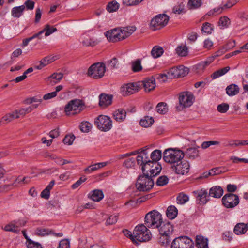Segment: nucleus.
Instances as JSON below:
<instances>
[{"mask_svg": "<svg viewBox=\"0 0 248 248\" xmlns=\"http://www.w3.org/2000/svg\"><path fill=\"white\" fill-rule=\"evenodd\" d=\"M201 0H189L188 2V6L191 9H196L202 5Z\"/></svg>", "mask_w": 248, "mask_h": 248, "instance_id": "50", "label": "nucleus"}, {"mask_svg": "<svg viewBox=\"0 0 248 248\" xmlns=\"http://www.w3.org/2000/svg\"><path fill=\"white\" fill-rule=\"evenodd\" d=\"M156 109L159 114H165L168 111V107L166 103L164 102L159 103L156 107Z\"/></svg>", "mask_w": 248, "mask_h": 248, "instance_id": "40", "label": "nucleus"}, {"mask_svg": "<svg viewBox=\"0 0 248 248\" xmlns=\"http://www.w3.org/2000/svg\"><path fill=\"white\" fill-rule=\"evenodd\" d=\"M59 248H70V242L67 239L62 240L59 243Z\"/></svg>", "mask_w": 248, "mask_h": 248, "instance_id": "64", "label": "nucleus"}, {"mask_svg": "<svg viewBox=\"0 0 248 248\" xmlns=\"http://www.w3.org/2000/svg\"><path fill=\"white\" fill-rule=\"evenodd\" d=\"M230 24V20L227 16H223L220 18L218 21V25L220 28H224L228 27Z\"/></svg>", "mask_w": 248, "mask_h": 248, "instance_id": "45", "label": "nucleus"}, {"mask_svg": "<svg viewBox=\"0 0 248 248\" xmlns=\"http://www.w3.org/2000/svg\"><path fill=\"white\" fill-rule=\"evenodd\" d=\"M94 123L98 129L104 132L109 131L112 125L111 119L103 115H100L95 118Z\"/></svg>", "mask_w": 248, "mask_h": 248, "instance_id": "7", "label": "nucleus"}, {"mask_svg": "<svg viewBox=\"0 0 248 248\" xmlns=\"http://www.w3.org/2000/svg\"><path fill=\"white\" fill-rule=\"evenodd\" d=\"M88 197L94 202H99L103 198L104 194L102 190L95 189L89 194Z\"/></svg>", "mask_w": 248, "mask_h": 248, "instance_id": "21", "label": "nucleus"}, {"mask_svg": "<svg viewBox=\"0 0 248 248\" xmlns=\"http://www.w3.org/2000/svg\"><path fill=\"white\" fill-rule=\"evenodd\" d=\"M154 122V120L152 117L145 116L140 120V124L143 127H148L153 124Z\"/></svg>", "mask_w": 248, "mask_h": 248, "instance_id": "39", "label": "nucleus"}, {"mask_svg": "<svg viewBox=\"0 0 248 248\" xmlns=\"http://www.w3.org/2000/svg\"><path fill=\"white\" fill-rule=\"evenodd\" d=\"M105 65L103 63H96L92 65L88 69V75L94 78H101L105 72Z\"/></svg>", "mask_w": 248, "mask_h": 248, "instance_id": "9", "label": "nucleus"}, {"mask_svg": "<svg viewBox=\"0 0 248 248\" xmlns=\"http://www.w3.org/2000/svg\"><path fill=\"white\" fill-rule=\"evenodd\" d=\"M164 50L163 48L159 46H154L151 51V54L154 58H157L160 57L163 53Z\"/></svg>", "mask_w": 248, "mask_h": 248, "instance_id": "33", "label": "nucleus"}, {"mask_svg": "<svg viewBox=\"0 0 248 248\" xmlns=\"http://www.w3.org/2000/svg\"><path fill=\"white\" fill-rule=\"evenodd\" d=\"M154 185V182L152 177L143 175L138 177L136 187L140 191L147 192L151 190Z\"/></svg>", "mask_w": 248, "mask_h": 248, "instance_id": "6", "label": "nucleus"}, {"mask_svg": "<svg viewBox=\"0 0 248 248\" xmlns=\"http://www.w3.org/2000/svg\"><path fill=\"white\" fill-rule=\"evenodd\" d=\"M189 200L188 196L183 193H181L177 197V203L179 204H183Z\"/></svg>", "mask_w": 248, "mask_h": 248, "instance_id": "48", "label": "nucleus"}, {"mask_svg": "<svg viewBox=\"0 0 248 248\" xmlns=\"http://www.w3.org/2000/svg\"><path fill=\"white\" fill-rule=\"evenodd\" d=\"M52 230L42 228H38L35 231L36 234L40 236H44L45 235H51L52 234Z\"/></svg>", "mask_w": 248, "mask_h": 248, "instance_id": "37", "label": "nucleus"}, {"mask_svg": "<svg viewBox=\"0 0 248 248\" xmlns=\"http://www.w3.org/2000/svg\"><path fill=\"white\" fill-rule=\"evenodd\" d=\"M120 5L116 1H112L109 2L107 6L106 10L109 13H112L116 11L119 8Z\"/></svg>", "mask_w": 248, "mask_h": 248, "instance_id": "35", "label": "nucleus"}, {"mask_svg": "<svg viewBox=\"0 0 248 248\" xmlns=\"http://www.w3.org/2000/svg\"><path fill=\"white\" fill-rule=\"evenodd\" d=\"M222 202L226 208H233L239 204V197L232 193L226 194L222 197Z\"/></svg>", "mask_w": 248, "mask_h": 248, "instance_id": "12", "label": "nucleus"}, {"mask_svg": "<svg viewBox=\"0 0 248 248\" xmlns=\"http://www.w3.org/2000/svg\"><path fill=\"white\" fill-rule=\"evenodd\" d=\"M107 165V162H101L90 165L84 170L86 173H91L92 172L101 168Z\"/></svg>", "mask_w": 248, "mask_h": 248, "instance_id": "30", "label": "nucleus"}, {"mask_svg": "<svg viewBox=\"0 0 248 248\" xmlns=\"http://www.w3.org/2000/svg\"><path fill=\"white\" fill-rule=\"evenodd\" d=\"M162 223V215L156 210L149 212L145 217V224L148 228H158Z\"/></svg>", "mask_w": 248, "mask_h": 248, "instance_id": "3", "label": "nucleus"}, {"mask_svg": "<svg viewBox=\"0 0 248 248\" xmlns=\"http://www.w3.org/2000/svg\"><path fill=\"white\" fill-rule=\"evenodd\" d=\"M170 235L165 234H160L158 242L159 244L163 247H167L170 244Z\"/></svg>", "mask_w": 248, "mask_h": 248, "instance_id": "38", "label": "nucleus"}, {"mask_svg": "<svg viewBox=\"0 0 248 248\" xmlns=\"http://www.w3.org/2000/svg\"><path fill=\"white\" fill-rule=\"evenodd\" d=\"M153 164V161H150V162L146 163L145 164L141 166V169L142 170V172L143 175H145V176H149V170L150 169V167L151 165Z\"/></svg>", "mask_w": 248, "mask_h": 248, "instance_id": "53", "label": "nucleus"}, {"mask_svg": "<svg viewBox=\"0 0 248 248\" xmlns=\"http://www.w3.org/2000/svg\"><path fill=\"white\" fill-rule=\"evenodd\" d=\"M62 77L63 74L62 73H53L50 77L46 78V81L48 83L53 85L60 82Z\"/></svg>", "mask_w": 248, "mask_h": 248, "instance_id": "23", "label": "nucleus"}, {"mask_svg": "<svg viewBox=\"0 0 248 248\" xmlns=\"http://www.w3.org/2000/svg\"><path fill=\"white\" fill-rule=\"evenodd\" d=\"M98 43V42L97 40H94L90 37L85 38L82 41L83 45L85 46H96Z\"/></svg>", "mask_w": 248, "mask_h": 248, "instance_id": "42", "label": "nucleus"}, {"mask_svg": "<svg viewBox=\"0 0 248 248\" xmlns=\"http://www.w3.org/2000/svg\"><path fill=\"white\" fill-rule=\"evenodd\" d=\"M240 88L238 85L232 84L226 88V93L230 96L237 95L239 93Z\"/></svg>", "mask_w": 248, "mask_h": 248, "instance_id": "28", "label": "nucleus"}, {"mask_svg": "<svg viewBox=\"0 0 248 248\" xmlns=\"http://www.w3.org/2000/svg\"><path fill=\"white\" fill-rule=\"evenodd\" d=\"M112 96L102 93L99 96V105L102 108H106L112 104Z\"/></svg>", "mask_w": 248, "mask_h": 248, "instance_id": "18", "label": "nucleus"}, {"mask_svg": "<svg viewBox=\"0 0 248 248\" xmlns=\"http://www.w3.org/2000/svg\"><path fill=\"white\" fill-rule=\"evenodd\" d=\"M176 52L179 56L185 57L187 55L188 49L186 46H179L176 48Z\"/></svg>", "mask_w": 248, "mask_h": 248, "instance_id": "47", "label": "nucleus"}, {"mask_svg": "<svg viewBox=\"0 0 248 248\" xmlns=\"http://www.w3.org/2000/svg\"><path fill=\"white\" fill-rule=\"evenodd\" d=\"M169 179L168 177L165 176H161L157 180L156 185L158 186H163L168 184Z\"/></svg>", "mask_w": 248, "mask_h": 248, "instance_id": "54", "label": "nucleus"}, {"mask_svg": "<svg viewBox=\"0 0 248 248\" xmlns=\"http://www.w3.org/2000/svg\"><path fill=\"white\" fill-rule=\"evenodd\" d=\"M118 65V60L116 58H113L108 62V66L111 69L117 68Z\"/></svg>", "mask_w": 248, "mask_h": 248, "instance_id": "61", "label": "nucleus"}, {"mask_svg": "<svg viewBox=\"0 0 248 248\" xmlns=\"http://www.w3.org/2000/svg\"><path fill=\"white\" fill-rule=\"evenodd\" d=\"M134 26L115 28L106 31L105 33L108 41L117 42L125 39L136 31Z\"/></svg>", "mask_w": 248, "mask_h": 248, "instance_id": "1", "label": "nucleus"}, {"mask_svg": "<svg viewBox=\"0 0 248 248\" xmlns=\"http://www.w3.org/2000/svg\"><path fill=\"white\" fill-rule=\"evenodd\" d=\"M229 70L230 67L229 66H226L222 69H219L218 70H217L214 72L211 75V77L213 79H216L225 74Z\"/></svg>", "mask_w": 248, "mask_h": 248, "instance_id": "36", "label": "nucleus"}, {"mask_svg": "<svg viewBox=\"0 0 248 248\" xmlns=\"http://www.w3.org/2000/svg\"><path fill=\"white\" fill-rule=\"evenodd\" d=\"M184 156V155L182 151L169 148L164 151L163 157L166 163L175 165L181 161Z\"/></svg>", "mask_w": 248, "mask_h": 248, "instance_id": "4", "label": "nucleus"}, {"mask_svg": "<svg viewBox=\"0 0 248 248\" xmlns=\"http://www.w3.org/2000/svg\"><path fill=\"white\" fill-rule=\"evenodd\" d=\"M161 151L159 150H155L150 155V158L152 159L151 161L156 162L161 159Z\"/></svg>", "mask_w": 248, "mask_h": 248, "instance_id": "41", "label": "nucleus"}, {"mask_svg": "<svg viewBox=\"0 0 248 248\" xmlns=\"http://www.w3.org/2000/svg\"><path fill=\"white\" fill-rule=\"evenodd\" d=\"M124 236L129 238L133 243L138 244V242L135 241V238L134 237V234H132L131 232L127 230H124L123 231Z\"/></svg>", "mask_w": 248, "mask_h": 248, "instance_id": "60", "label": "nucleus"}, {"mask_svg": "<svg viewBox=\"0 0 248 248\" xmlns=\"http://www.w3.org/2000/svg\"><path fill=\"white\" fill-rule=\"evenodd\" d=\"M3 229L5 231L11 232L16 233H18L20 231V230L19 229L16 228L13 221L5 225L4 227L3 228Z\"/></svg>", "mask_w": 248, "mask_h": 248, "instance_id": "43", "label": "nucleus"}, {"mask_svg": "<svg viewBox=\"0 0 248 248\" xmlns=\"http://www.w3.org/2000/svg\"><path fill=\"white\" fill-rule=\"evenodd\" d=\"M186 155L189 159H195L199 156V151L195 148H189L186 150Z\"/></svg>", "mask_w": 248, "mask_h": 248, "instance_id": "34", "label": "nucleus"}, {"mask_svg": "<svg viewBox=\"0 0 248 248\" xmlns=\"http://www.w3.org/2000/svg\"><path fill=\"white\" fill-rule=\"evenodd\" d=\"M195 243L197 248H208V239L201 235L196 236Z\"/></svg>", "mask_w": 248, "mask_h": 248, "instance_id": "20", "label": "nucleus"}, {"mask_svg": "<svg viewBox=\"0 0 248 248\" xmlns=\"http://www.w3.org/2000/svg\"><path fill=\"white\" fill-rule=\"evenodd\" d=\"M159 229L160 234L170 235L173 231V225L170 222L161 224Z\"/></svg>", "mask_w": 248, "mask_h": 248, "instance_id": "19", "label": "nucleus"}, {"mask_svg": "<svg viewBox=\"0 0 248 248\" xmlns=\"http://www.w3.org/2000/svg\"><path fill=\"white\" fill-rule=\"evenodd\" d=\"M180 163L177 165H173L172 168L177 174L184 175L189 171V165L186 161H180Z\"/></svg>", "mask_w": 248, "mask_h": 248, "instance_id": "15", "label": "nucleus"}, {"mask_svg": "<svg viewBox=\"0 0 248 248\" xmlns=\"http://www.w3.org/2000/svg\"><path fill=\"white\" fill-rule=\"evenodd\" d=\"M245 145H248V140H235L233 141V143H229V145L232 147H236Z\"/></svg>", "mask_w": 248, "mask_h": 248, "instance_id": "59", "label": "nucleus"}, {"mask_svg": "<svg viewBox=\"0 0 248 248\" xmlns=\"http://www.w3.org/2000/svg\"><path fill=\"white\" fill-rule=\"evenodd\" d=\"M126 116V112L123 108H119L113 113L114 119L117 122H122L124 121Z\"/></svg>", "mask_w": 248, "mask_h": 248, "instance_id": "22", "label": "nucleus"}, {"mask_svg": "<svg viewBox=\"0 0 248 248\" xmlns=\"http://www.w3.org/2000/svg\"><path fill=\"white\" fill-rule=\"evenodd\" d=\"M141 84V87L143 86L145 89V92H150L155 87V79L153 78H146L143 81H140Z\"/></svg>", "mask_w": 248, "mask_h": 248, "instance_id": "17", "label": "nucleus"}, {"mask_svg": "<svg viewBox=\"0 0 248 248\" xmlns=\"http://www.w3.org/2000/svg\"><path fill=\"white\" fill-rule=\"evenodd\" d=\"M213 30V27L211 24L208 22H205L203 24L201 31L203 32L206 33L208 34H211Z\"/></svg>", "mask_w": 248, "mask_h": 248, "instance_id": "51", "label": "nucleus"}, {"mask_svg": "<svg viewBox=\"0 0 248 248\" xmlns=\"http://www.w3.org/2000/svg\"><path fill=\"white\" fill-rule=\"evenodd\" d=\"M169 17L165 15H159L153 18L150 23V28L155 31L166 26L169 21Z\"/></svg>", "mask_w": 248, "mask_h": 248, "instance_id": "11", "label": "nucleus"}, {"mask_svg": "<svg viewBox=\"0 0 248 248\" xmlns=\"http://www.w3.org/2000/svg\"><path fill=\"white\" fill-rule=\"evenodd\" d=\"M248 230V223L245 224L243 223H238L234 228V232L237 235L244 234Z\"/></svg>", "mask_w": 248, "mask_h": 248, "instance_id": "27", "label": "nucleus"}, {"mask_svg": "<svg viewBox=\"0 0 248 248\" xmlns=\"http://www.w3.org/2000/svg\"><path fill=\"white\" fill-rule=\"evenodd\" d=\"M147 228L148 227L144 224L137 225L135 228L133 234L136 242H145L151 239V233Z\"/></svg>", "mask_w": 248, "mask_h": 248, "instance_id": "5", "label": "nucleus"}, {"mask_svg": "<svg viewBox=\"0 0 248 248\" xmlns=\"http://www.w3.org/2000/svg\"><path fill=\"white\" fill-rule=\"evenodd\" d=\"M179 78L184 77L188 73V69L183 65L178 67Z\"/></svg>", "mask_w": 248, "mask_h": 248, "instance_id": "55", "label": "nucleus"}, {"mask_svg": "<svg viewBox=\"0 0 248 248\" xmlns=\"http://www.w3.org/2000/svg\"><path fill=\"white\" fill-rule=\"evenodd\" d=\"M85 105L82 100L75 99L70 100L64 107V112L67 116L78 114L85 108Z\"/></svg>", "mask_w": 248, "mask_h": 248, "instance_id": "2", "label": "nucleus"}, {"mask_svg": "<svg viewBox=\"0 0 248 248\" xmlns=\"http://www.w3.org/2000/svg\"><path fill=\"white\" fill-rule=\"evenodd\" d=\"M118 219V216L116 215H113L109 216L106 221V225H112L115 224Z\"/></svg>", "mask_w": 248, "mask_h": 248, "instance_id": "58", "label": "nucleus"}, {"mask_svg": "<svg viewBox=\"0 0 248 248\" xmlns=\"http://www.w3.org/2000/svg\"><path fill=\"white\" fill-rule=\"evenodd\" d=\"M141 88L140 82H130L124 84L120 89L121 93L124 96L130 95L139 91Z\"/></svg>", "mask_w": 248, "mask_h": 248, "instance_id": "10", "label": "nucleus"}, {"mask_svg": "<svg viewBox=\"0 0 248 248\" xmlns=\"http://www.w3.org/2000/svg\"><path fill=\"white\" fill-rule=\"evenodd\" d=\"M229 108V104L227 103H222L217 106V109L220 113H225L226 112Z\"/></svg>", "mask_w": 248, "mask_h": 248, "instance_id": "56", "label": "nucleus"}, {"mask_svg": "<svg viewBox=\"0 0 248 248\" xmlns=\"http://www.w3.org/2000/svg\"><path fill=\"white\" fill-rule=\"evenodd\" d=\"M92 127V124L88 121H84L81 123L80 129L83 132H89Z\"/></svg>", "mask_w": 248, "mask_h": 248, "instance_id": "44", "label": "nucleus"}, {"mask_svg": "<svg viewBox=\"0 0 248 248\" xmlns=\"http://www.w3.org/2000/svg\"><path fill=\"white\" fill-rule=\"evenodd\" d=\"M147 147L141 148L138 150L139 155L136 157V161L137 164L142 166L146 163L150 162V159L149 157V154L147 151Z\"/></svg>", "mask_w": 248, "mask_h": 248, "instance_id": "14", "label": "nucleus"}, {"mask_svg": "<svg viewBox=\"0 0 248 248\" xmlns=\"http://www.w3.org/2000/svg\"><path fill=\"white\" fill-rule=\"evenodd\" d=\"M17 118H18V116L16 115V113L14 114V112L8 113L2 118L4 124L9 123Z\"/></svg>", "mask_w": 248, "mask_h": 248, "instance_id": "46", "label": "nucleus"}, {"mask_svg": "<svg viewBox=\"0 0 248 248\" xmlns=\"http://www.w3.org/2000/svg\"><path fill=\"white\" fill-rule=\"evenodd\" d=\"M193 241L187 236H180L174 239L171 245V248H194Z\"/></svg>", "mask_w": 248, "mask_h": 248, "instance_id": "8", "label": "nucleus"}, {"mask_svg": "<svg viewBox=\"0 0 248 248\" xmlns=\"http://www.w3.org/2000/svg\"><path fill=\"white\" fill-rule=\"evenodd\" d=\"M168 77L169 79L179 78L178 67H173L168 71Z\"/></svg>", "mask_w": 248, "mask_h": 248, "instance_id": "49", "label": "nucleus"}, {"mask_svg": "<svg viewBox=\"0 0 248 248\" xmlns=\"http://www.w3.org/2000/svg\"><path fill=\"white\" fill-rule=\"evenodd\" d=\"M75 138V137L74 136V135H66L65 136V137L64 138V139H63V142L65 144H67V145H71L73 142V141L74 140Z\"/></svg>", "mask_w": 248, "mask_h": 248, "instance_id": "57", "label": "nucleus"}, {"mask_svg": "<svg viewBox=\"0 0 248 248\" xmlns=\"http://www.w3.org/2000/svg\"><path fill=\"white\" fill-rule=\"evenodd\" d=\"M161 170V166L157 163V162H154L153 161V164L151 165L149 171V176L152 178L155 177L160 173Z\"/></svg>", "mask_w": 248, "mask_h": 248, "instance_id": "25", "label": "nucleus"}, {"mask_svg": "<svg viewBox=\"0 0 248 248\" xmlns=\"http://www.w3.org/2000/svg\"><path fill=\"white\" fill-rule=\"evenodd\" d=\"M195 197L202 203L205 204L209 201V192L207 190L201 189L193 192Z\"/></svg>", "mask_w": 248, "mask_h": 248, "instance_id": "16", "label": "nucleus"}, {"mask_svg": "<svg viewBox=\"0 0 248 248\" xmlns=\"http://www.w3.org/2000/svg\"><path fill=\"white\" fill-rule=\"evenodd\" d=\"M57 31V29L53 27H51L49 25H46L44 29L37 33H39L38 35V39L40 40L42 39V35L45 32V36H48L50 35L52 33Z\"/></svg>", "mask_w": 248, "mask_h": 248, "instance_id": "26", "label": "nucleus"}, {"mask_svg": "<svg viewBox=\"0 0 248 248\" xmlns=\"http://www.w3.org/2000/svg\"><path fill=\"white\" fill-rule=\"evenodd\" d=\"M27 247L28 248H43L40 243L32 240H29V243H27Z\"/></svg>", "mask_w": 248, "mask_h": 248, "instance_id": "62", "label": "nucleus"}, {"mask_svg": "<svg viewBox=\"0 0 248 248\" xmlns=\"http://www.w3.org/2000/svg\"><path fill=\"white\" fill-rule=\"evenodd\" d=\"M25 8V6L23 5L14 7L11 11L12 16L14 17H19L23 14Z\"/></svg>", "mask_w": 248, "mask_h": 248, "instance_id": "32", "label": "nucleus"}, {"mask_svg": "<svg viewBox=\"0 0 248 248\" xmlns=\"http://www.w3.org/2000/svg\"><path fill=\"white\" fill-rule=\"evenodd\" d=\"M223 193V189L219 186H214L211 187L209 192V196L214 198H219Z\"/></svg>", "mask_w": 248, "mask_h": 248, "instance_id": "24", "label": "nucleus"}, {"mask_svg": "<svg viewBox=\"0 0 248 248\" xmlns=\"http://www.w3.org/2000/svg\"><path fill=\"white\" fill-rule=\"evenodd\" d=\"M179 104L182 108H187L191 106L194 100L192 93L189 92H183L179 95Z\"/></svg>", "mask_w": 248, "mask_h": 248, "instance_id": "13", "label": "nucleus"}, {"mask_svg": "<svg viewBox=\"0 0 248 248\" xmlns=\"http://www.w3.org/2000/svg\"><path fill=\"white\" fill-rule=\"evenodd\" d=\"M135 159L134 158H130L125 160L124 164V166L127 168H131L134 166L135 163Z\"/></svg>", "mask_w": 248, "mask_h": 248, "instance_id": "63", "label": "nucleus"}, {"mask_svg": "<svg viewBox=\"0 0 248 248\" xmlns=\"http://www.w3.org/2000/svg\"><path fill=\"white\" fill-rule=\"evenodd\" d=\"M178 214V210L173 205L169 206L166 210L167 217L170 219H174Z\"/></svg>", "mask_w": 248, "mask_h": 248, "instance_id": "31", "label": "nucleus"}, {"mask_svg": "<svg viewBox=\"0 0 248 248\" xmlns=\"http://www.w3.org/2000/svg\"><path fill=\"white\" fill-rule=\"evenodd\" d=\"M142 67L141 65V61L137 59L132 63V69L135 72L140 71L142 70Z\"/></svg>", "mask_w": 248, "mask_h": 248, "instance_id": "52", "label": "nucleus"}, {"mask_svg": "<svg viewBox=\"0 0 248 248\" xmlns=\"http://www.w3.org/2000/svg\"><path fill=\"white\" fill-rule=\"evenodd\" d=\"M56 59L54 57L47 56L43 58L40 61L39 65L35 66V68L37 69H41L44 66L47 65L49 63L52 62Z\"/></svg>", "mask_w": 248, "mask_h": 248, "instance_id": "29", "label": "nucleus"}]
</instances>
